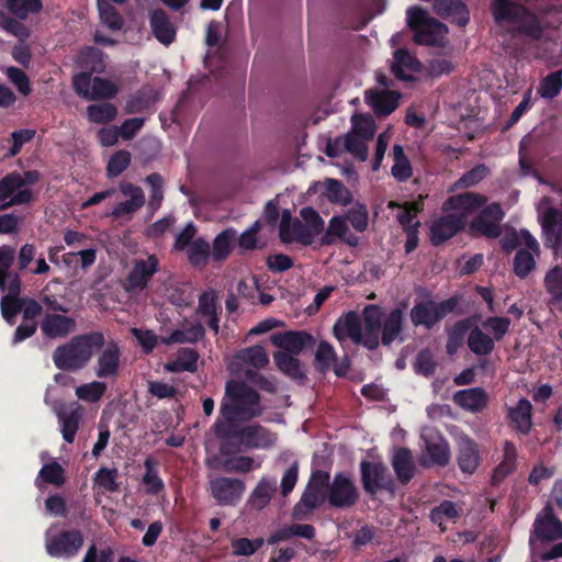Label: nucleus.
<instances>
[{"mask_svg": "<svg viewBox=\"0 0 562 562\" xmlns=\"http://www.w3.org/2000/svg\"><path fill=\"white\" fill-rule=\"evenodd\" d=\"M263 413L260 394L245 382L228 381L213 431L239 423H248Z\"/></svg>", "mask_w": 562, "mask_h": 562, "instance_id": "1", "label": "nucleus"}, {"mask_svg": "<svg viewBox=\"0 0 562 562\" xmlns=\"http://www.w3.org/2000/svg\"><path fill=\"white\" fill-rule=\"evenodd\" d=\"M490 9L497 25L512 24L508 33L513 38L524 37L531 42L542 38L544 27L541 19L527 5L514 0H492Z\"/></svg>", "mask_w": 562, "mask_h": 562, "instance_id": "2", "label": "nucleus"}, {"mask_svg": "<svg viewBox=\"0 0 562 562\" xmlns=\"http://www.w3.org/2000/svg\"><path fill=\"white\" fill-rule=\"evenodd\" d=\"M220 440L223 456H233L246 450L270 449L277 442V434L260 424L243 423L214 431Z\"/></svg>", "mask_w": 562, "mask_h": 562, "instance_id": "3", "label": "nucleus"}, {"mask_svg": "<svg viewBox=\"0 0 562 562\" xmlns=\"http://www.w3.org/2000/svg\"><path fill=\"white\" fill-rule=\"evenodd\" d=\"M105 337L102 331H90L74 336L68 342L58 346L53 352V361L61 371L83 369L97 350L102 349Z\"/></svg>", "mask_w": 562, "mask_h": 562, "instance_id": "4", "label": "nucleus"}, {"mask_svg": "<svg viewBox=\"0 0 562 562\" xmlns=\"http://www.w3.org/2000/svg\"><path fill=\"white\" fill-rule=\"evenodd\" d=\"M407 25L413 31V40L418 45L443 46L448 27L446 24L428 15L420 7L407 9Z\"/></svg>", "mask_w": 562, "mask_h": 562, "instance_id": "5", "label": "nucleus"}, {"mask_svg": "<svg viewBox=\"0 0 562 562\" xmlns=\"http://www.w3.org/2000/svg\"><path fill=\"white\" fill-rule=\"evenodd\" d=\"M461 297L453 295L447 300L436 302L434 300L422 301L411 310V321L414 326H424L427 329L442 321L449 314H460L458 306Z\"/></svg>", "mask_w": 562, "mask_h": 562, "instance_id": "6", "label": "nucleus"}, {"mask_svg": "<svg viewBox=\"0 0 562 562\" xmlns=\"http://www.w3.org/2000/svg\"><path fill=\"white\" fill-rule=\"evenodd\" d=\"M329 485L330 474L328 471H313L300 502L294 506V517L302 518L322 506L326 502Z\"/></svg>", "mask_w": 562, "mask_h": 562, "instance_id": "7", "label": "nucleus"}, {"mask_svg": "<svg viewBox=\"0 0 562 562\" xmlns=\"http://www.w3.org/2000/svg\"><path fill=\"white\" fill-rule=\"evenodd\" d=\"M85 543V537L79 529H61L45 533V550L55 559L69 560L75 558Z\"/></svg>", "mask_w": 562, "mask_h": 562, "instance_id": "8", "label": "nucleus"}, {"mask_svg": "<svg viewBox=\"0 0 562 562\" xmlns=\"http://www.w3.org/2000/svg\"><path fill=\"white\" fill-rule=\"evenodd\" d=\"M360 474L363 490L371 496L375 495L379 491L394 493V479L383 462L361 461Z\"/></svg>", "mask_w": 562, "mask_h": 562, "instance_id": "9", "label": "nucleus"}, {"mask_svg": "<svg viewBox=\"0 0 562 562\" xmlns=\"http://www.w3.org/2000/svg\"><path fill=\"white\" fill-rule=\"evenodd\" d=\"M209 491L220 506L234 507L240 502L246 484L237 477L217 476L210 480Z\"/></svg>", "mask_w": 562, "mask_h": 562, "instance_id": "10", "label": "nucleus"}, {"mask_svg": "<svg viewBox=\"0 0 562 562\" xmlns=\"http://www.w3.org/2000/svg\"><path fill=\"white\" fill-rule=\"evenodd\" d=\"M358 490L351 479L342 472L336 473L330 482L326 501L330 507L347 509L356 505Z\"/></svg>", "mask_w": 562, "mask_h": 562, "instance_id": "11", "label": "nucleus"}, {"mask_svg": "<svg viewBox=\"0 0 562 562\" xmlns=\"http://www.w3.org/2000/svg\"><path fill=\"white\" fill-rule=\"evenodd\" d=\"M467 225L465 214L449 213L440 216L430 226V241L439 246L452 238Z\"/></svg>", "mask_w": 562, "mask_h": 562, "instance_id": "12", "label": "nucleus"}, {"mask_svg": "<svg viewBox=\"0 0 562 562\" xmlns=\"http://www.w3.org/2000/svg\"><path fill=\"white\" fill-rule=\"evenodd\" d=\"M456 461L463 474L472 475L482 461V451L479 443L464 435L457 440Z\"/></svg>", "mask_w": 562, "mask_h": 562, "instance_id": "13", "label": "nucleus"}, {"mask_svg": "<svg viewBox=\"0 0 562 562\" xmlns=\"http://www.w3.org/2000/svg\"><path fill=\"white\" fill-rule=\"evenodd\" d=\"M532 535L541 541H553L562 538V521L554 515L551 503H547L537 515Z\"/></svg>", "mask_w": 562, "mask_h": 562, "instance_id": "14", "label": "nucleus"}, {"mask_svg": "<svg viewBox=\"0 0 562 562\" xmlns=\"http://www.w3.org/2000/svg\"><path fill=\"white\" fill-rule=\"evenodd\" d=\"M279 237L284 244L299 241L303 245H311L314 240L308 227L299 218L292 220L291 212L283 210L279 225Z\"/></svg>", "mask_w": 562, "mask_h": 562, "instance_id": "15", "label": "nucleus"}, {"mask_svg": "<svg viewBox=\"0 0 562 562\" xmlns=\"http://www.w3.org/2000/svg\"><path fill=\"white\" fill-rule=\"evenodd\" d=\"M273 346L283 349L290 355H300L305 348L315 345V338L306 331H283L273 334L270 338Z\"/></svg>", "mask_w": 562, "mask_h": 562, "instance_id": "16", "label": "nucleus"}, {"mask_svg": "<svg viewBox=\"0 0 562 562\" xmlns=\"http://www.w3.org/2000/svg\"><path fill=\"white\" fill-rule=\"evenodd\" d=\"M94 369L100 379L114 378L119 373L121 349L116 341L110 340L102 347Z\"/></svg>", "mask_w": 562, "mask_h": 562, "instance_id": "17", "label": "nucleus"}, {"mask_svg": "<svg viewBox=\"0 0 562 562\" xmlns=\"http://www.w3.org/2000/svg\"><path fill=\"white\" fill-rule=\"evenodd\" d=\"M149 26L154 37L162 45L168 46L176 41V26L164 9H155L149 12Z\"/></svg>", "mask_w": 562, "mask_h": 562, "instance_id": "18", "label": "nucleus"}, {"mask_svg": "<svg viewBox=\"0 0 562 562\" xmlns=\"http://www.w3.org/2000/svg\"><path fill=\"white\" fill-rule=\"evenodd\" d=\"M432 7L440 18L459 26H465L470 21L469 9L461 0H435Z\"/></svg>", "mask_w": 562, "mask_h": 562, "instance_id": "19", "label": "nucleus"}, {"mask_svg": "<svg viewBox=\"0 0 562 562\" xmlns=\"http://www.w3.org/2000/svg\"><path fill=\"white\" fill-rule=\"evenodd\" d=\"M486 198L476 192H464L449 196L442 205L445 212L448 211H462L460 214L475 212L486 203Z\"/></svg>", "mask_w": 562, "mask_h": 562, "instance_id": "20", "label": "nucleus"}, {"mask_svg": "<svg viewBox=\"0 0 562 562\" xmlns=\"http://www.w3.org/2000/svg\"><path fill=\"white\" fill-rule=\"evenodd\" d=\"M400 93L395 91H366V102L371 106L379 117L390 115L398 106Z\"/></svg>", "mask_w": 562, "mask_h": 562, "instance_id": "21", "label": "nucleus"}, {"mask_svg": "<svg viewBox=\"0 0 562 562\" xmlns=\"http://www.w3.org/2000/svg\"><path fill=\"white\" fill-rule=\"evenodd\" d=\"M76 328V321L72 317L61 314H46L41 323V330L47 338H64Z\"/></svg>", "mask_w": 562, "mask_h": 562, "instance_id": "22", "label": "nucleus"}, {"mask_svg": "<svg viewBox=\"0 0 562 562\" xmlns=\"http://www.w3.org/2000/svg\"><path fill=\"white\" fill-rule=\"evenodd\" d=\"M333 333L339 341L350 338L356 345H360L362 340V323L359 315L353 311L348 312L335 323Z\"/></svg>", "mask_w": 562, "mask_h": 562, "instance_id": "23", "label": "nucleus"}, {"mask_svg": "<svg viewBox=\"0 0 562 562\" xmlns=\"http://www.w3.org/2000/svg\"><path fill=\"white\" fill-rule=\"evenodd\" d=\"M391 464L401 484L407 485L415 476L416 465L408 448H396Z\"/></svg>", "mask_w": 562, "mask_h": 562, "instance_id": "24", "label": "nucleus"}, {"mask_svg": "<svg viewBox=\"0 0 562 562\" xmlns=\"http://www.w3.org/2000/svg\"><path fill=\"white\" fill-rule=\"evenodd\" d=\"M453 402L468 412L479 413L487 406L488 396L484 389L476 386L457 391Z\"/></svg>", "mask_w": 562, "mask_h": 562, "instance_id": "25", "label": "nucleus"}, {"mask_svg": "<svg viewBox=\"0 0 562 562\" xmlns=\"http://www.w3.org/2000/svg\"><path fill=\"white\" fill-rule=\"evenodd\" d=\"M508 419L512 427L521 435H528L532 427V405L529 400L520 398L516 406L508 408Z\"/></svg>", "mask_w": 562, "mask_h": 562, "instance_id": "26", "label": "nucleus"}, {"mask_svg": "<svg viewBox=\"0 0 562 562\" xmlns=\"http://www.w3.org/2000/svg\"><path fill=\"white\" fill-rule=\"evenodd\" d=\"M544 245L554 247L561 241L562 213L555 207H549L541 217Z\"/></svg>", "mask_w": 562, "mask_h": 562, "instance_id": "27", "label": "nucleus"}, {"mask_svg": "<svg viewBox=\"0 0 562 562\" xmlns=\"http://www.w3.org/2000/svg\"><path fill=\"white\" fill-rule=\"evenodd\" d=\"M405 70L414 72L419 71L420 63L407 49L398 48L394 53V61L391 66V71L398 80L413 81L415 78L406 74Z\"/></svg>", "mask_w": 562, "mask_h": 562, "instance_id": "28", "label": "nucleus"}, {"mask_svg": "<svg viewBox=\"0 0 562 562\" xmlns=\"http://www.w3.org/2000/svg\"><path fill=\"white\" fill-rule=\"evenodd\" d=\"M199 358L200 355L195 349L183 347L177 351L175 359L165 364V369L171 373H194L198 371Z\"/></svg>", "mask_w": 562, "mask_h": 562, "instance_id": "29", "label": "nucleus"}, {"mask_svg": "<svg viewBox=\"0 0 562 562\" xmlns=\"http://www.w3.org/2000/svg\"><path fill=\"white\" fill-rule=\"evenodd\" d=\"M296 355H290L283 351H276L273 353V360L277 368L288 378L304 382L306 379V372L301 361L295 357Z\"/></svg>", "mask_w": 562, "mask_h": 562, "instance_id": "30", "label": "nucleus"}, {"mask_svg": "<svg viewBox=\"0 0 562 562\" xmlns=\"http://www.w3.org/2000/svg\"><path fill=\"white\" fill-rule=\"evenodd\" d=\"M237 232L233 227L222 231L213 240L211 249L214 262L225 261L232 252L233 244L236 240Z\"/></svg>", "mask_w": 562, "mask_h": 562, "instance_id": "31", "label": "nucleus"}, {"mask_svg": "<svg viewBox=\"0 0 562 562\" xmlns=\"http://www.w3.org/2000/svg\"><path fill=\"white\" fill-rule=\"evenodd\" d=\"M145 473L143 475V484L146 493L149 495H158L165 491V483L159 476V462L151 456L144 461Z\"/></svg>", "mask_w": 562, "mask_h": 562, "instance_id": "32", "label": "nucleus"}, {"mask_svg": "<svg viewBox=\"0 0 562 562\" xmlns=\"http://www.w3.org/2000/svg\"><path fill=\"white\" fill-rule=\"evenodd\" d=\"M404 313L402 308H394L390 312L382 324L381 342L390 346L403 331Z\"/></svg>", "mask_w": 562, "mask_h": 562, "instance_id": "33", "label": "nucleus"}, {"mask_svg": "<svg viewBox=\"0 0 562 562\" xmlns=\"http://www.w3.org/2000/svg\"><path fill=\"white\" fill-rule=\"evenodd\" d=\"M16 259L15 248L10 245L0 246V281H21V276L15 272L13 265Z\"/></svg>", "mask_w": 562, "mask_h": 562, "instance_id": "34", "label": "nucleus"}, {"mask_svg": "<svg viewBox=\"0 0 562 562\" xmlns=\"http://www.w3.org/2000/svg\"><path fill=\"white\" fill-rule=\"evenodd\" d=\"M187 256L191 266L202 269L212 258L211 246L204 238L199 237L187 249Z\"/></svg>", "mask_w": 562, "mask_h": 562, "instance_id": "35", "label": "nucleus"}, {"mask_svg": "<svg viewBox=\"0 0 562 562\" xmlns=\"http://www.w3.org/2000/svg\"><path fill=\"white\" fill-rule=\"evenodd\" d=\"M471 321L469 318L460 319L453 324L448 330V338L446 344L447 353L452 356L463 346L464 338L471 328Z\"/></svg>", "mask_w": 562, "mask_h": 562, "instance_id": "36", "label": "nucleus"}, {"mask_svg": "<svg viewBox=\"0 0 562 562\" xmlns=\"http://www.w3.org/2000/svg\"><path fill=\"white\" fill-rule=\"evenodd\" d=\"M276 491L274 483L267 479H261L257 486L251 492L248 498V505L256 510L263 509L271 501L272 494Z\"/></svg>", "mask_w": 562, "mask_h": 562, "instance_id": "37", "label": "nucleus"}, {"mask_svg": "<svg viewBox=\"0 0 562 562\" xmlns=\"http://www.w3.org/2000/svg\"><path fill=\"white\" fill-rule=\"evenodd\" d=\"M468 336L469 349L477 356L490 355L494 347V339L483 333L477 326L470 328Z\"/></svg>", "mask_w": 562, "mask_h": 562, "instance_id": "38", "label": "nucleus"}, {"mask_svg": "<svg viewBox=\"0 0 562 562\" xmlns=\"http://www.w3.org/2000/svg\"><path fill=\"white\" fill-rule=\"evenodd\" d=\"M0 5L19 19H26L29 14L37 13L43 8L42 0H0Z\"/></svg>", "mask_w": 562, "mask_h": 562, "instance_id": "39", "label": "nucleus"}, {"mask_svg": "<svg viewBox=\"0 0 562 562\" xmlns=\"http://www.w3.org/2000/svg\"><path fill=\"white\" fill-rule=\"evenodd\" d=\"M102 50L95 47H86L80 52L79 65L85 71L102 72L105 69Z\"/></svg>", "mask_w": 562, "mask_h": 562, "instance_id": "40", "label": "nucleus"}, {"mask_svg": "<svg viewBox=\"0 0 562 562\" xmlns=\"http://www.w3.org/2000/svg\"><path fill=\"white\" fill-rule=\"evenodd\" d=\"M393 158L394 165L392 166L391 169L392 176L397 181L403 182L408 180L413 175V169L401 145L393 146Z\"/></svg>", "mask_w": 562, "mask_h": 562, "instance_id": "41", "label": "nucleus"}, {"mask_svg": "<svg viewBox=\"0 0 562 562\" xmlns=\"http://www.w3.org/2000/svg\"><path fill=\"white\" fill-rule=\"evenodd\" d=\"M59 419L61 422V435L64 440L68 443H72L82 419L81 408L77 407L67 415L59 414Z\"/></svg>", "mask_w": 562, "mask_h": 562, "instance_id": "42", "label": "nucleus"}, {"mask_svg": "<svg viewBox=\"0 0 562 562\" xmlns=\"http://www.w3.org/2000/svg\"><path fill=\"white\" fill-rule=\"evenodd\" d=\"M157 269L158 260L155 256L137 260L126 281H148Z\"/></svg>", "mask_w": 562, "mask_h": 562, "instance_id": "43", "label": "nucleus"}, {"mask_svg": "<svg viewBox=\"0 0 562 562\" xmlns=\"http://www.w3.org/2000/svg\"><path fill=\"white\" fill-rule=\"evenodd\" d=\"M87 115L90 122L105 124L116 117L117 110L112 103L91 104L87 108Z\"/></svg>", "mask_w": 562, "mask_h": 562, "instance_id": "44", "label": "nucleus"}, {"mask_svg": "<svg viewBox=\"0 0 562 562\" xmlns=\"http://www.w3.org/2000/svg\"><path fill=\"white\" fill-rule=\"evenodd\" d=\"M326 195L333 203L348 205L352 201V195L346 186L336 179H326L325 181Z\"/></svg>", "mask_w": 562, "mask_h": 562, "instance_id": "45", "label": "nucleus"}, {"mask_svg": "<svg viewBox=\"0 0 562 562\" xmlns=\"http://www.w3.org/2000/svg\"><path fill=\"white\" fill-rule=\"evenodd\" d=\"M238 359L256 369H262L269 362L268 355L265 348L260 345H255L240 350Z\"/></svg>", "mask_w": 562, "mask_h": 562, "instance_id": "46", "label": "nucleus"}, {"mask_svg": "<svg viewBox=\"0 0 562 562\" xmlns=\"http://www.w3.org/2000/svg\"><path fill=\"white\" fill-rule=\"evenodd\" d=\"M562 89V70L553 71L547 75L538 89L539 94L544 99L558 97Z\"/></svg>", "mask_w": 562, "mask_h": 562, "instance_id": "47", "label": "nucleus"}, {"mask_svg": "<svg viewBox=\"0 0 562 562\" xmlns=\"http://www.w3.org/2000/svg\"><path fill=\"white\" fill-rule=\"evenodd\" d=\"M351 134L363 139H372L375 133V123L369 114H355L351 119Z\"/></svg>", "mask_w": 562, "mask_h": 562, "instance_id": "48", "label": "nucleus"}, {"mask_svg": "<svg viewBox=\"0 0 562 562\" xmlns=\"http://www.w3.org/2000/svg\"><path fill=\"white\" fill-rule=\"evenodd\" d=\"M119 471L115 468L109 469L105 467L100 468L94 473V484L105 492L119 491L120 484L117 483Z\"/></svg>", "mask_w": 562, "mask_h": 562, "instance_id": "49", "label": "nucleus"}, {"mask_svg": "<svg viewBox=\"0 0 562 562\" xmlns=\"http://www.w3.org/2000/svg\"><path fill=\"white\" fill-rule=\"evenodd\" d=\"M38 477L42 479L45 483L58 487L63 486L66 481L65 470L57 461H52L44 464L38 472Z\"/></svg>", "mask_w": 562, "mask_h": 562, "instance_id": "50", "label": "nucleus"}, {"mask_svg": "<svg viewBox=\"0 0 562 562\" xmlns=\"http://www.w3.org/2000/svg\"><path fill=\"white\" fill-rule=\"evenodd\" d=\"M100 19L111 31H120L124 25V19L117 9L111 3H99Z\"/></svg>", "mask_w": 562, "mask_h": 562, "instance_id": "51", "label": "nucleus"}, {"mask_svg": "<svg viewBox=\"0 0 562 562\" xmlns=\"http://www.w3.org/2000/svg\"><path fill=\"white\" fill-rule=\"evenodd\" d=\"M333 362H336L335 349L329 342L322 340L315 353V366L318 371L325 373L331 368Z\"/></svg>", "mask_w": 562, "mask_h": 562, "instance_id": "52", "label": "nucleus"}, {"mask_svg": "<svg viewBox=\"0 0 562 562\" xmlns=\"http://www.w3.org/2000/svg\"><path fill=\"white\" fill-rule=\"evenodd\" d=\"M119 92L117 86L105 78L93 77L91 100L113 99Z\"/></svg>", "mask_w": 562, "mask_h": 562, "instance_id": "53", "label": "nucleus"}, {"mask_svg": "<svg viewBox=\"0 0 562 562\" xmlns=\"http://www.w3.org/2000/svg\"><path fill=\"white\" fill-rule=\"evenodd\" d=\"M146 182L150 187V195L148 201V209L151 210V212H156L164 200V192H162V177L157 173L153 172L146 178Z\"/></svg>", "mask_w": 562, "mask_h": 562, "instance_id": "54", "label": "nucleus"}, {"mask_svg": "<svg viewBox=\"0 0 562 562\" xmlns=\"http://www.w3.org/2000/svg\"><path fill=\"white\" fill-rule=\"evenodd\" d=\"M426 451L434 464L446 467L450 461V449L446 440L427 442Z\"/></svg>", "mask_w": 562, "mask_h": 562, "instance_id": "55", "label": "nucleus"}, {"mask_svg": "<svg viewBox=\"0 0 562 562\" xmlns=\"http://www.w3.org/2000/svg\"><path fill=\"white\" fill-rule=\"evenodd\" d=\"M105 391L106 384L104 382L93 381L79 385L76 389V395L82 401L94 403L103 396Z\"/></svg>", "mask_w": 562, "mask_h": 562, "instance_id": "56", "label": "nucleus"}, {"mask_svg": "<svg viewBox=\"0 0 562 562\" xmlns=\"http://www.w3.org/2000/svg\"><path fill=\"white\" fill-rule=\"evenodd\" d=\"M349 227L346 223V218L342 216H333L329 221L328 227L322 237L324 245H330L336 238H342L348 233Z\"/></svg>", "mask_w": 562, "mask_h": 562, "instance_id": "57", "label": "nucleus"}, {"mask_svg": "<svg viewBox=\"0 0 562 562\" xmlns=\"http://www.w3.org/2000/svg\"><path fill=\"white\" fill-rule=\"evenodd\" d=\"M366 140L359 136L348 133L344 136V149L346 153L351 154L360 161H364L368 158V147Z\"/></svg>", "mask_w": 562, "mask_h": 562, "instance_id": "58", "label": "nucleus"}, {"mask_svg": "<svg viewBox=\"0 0 562 562\" xmlns=\"http://www.w3.org/2000/svg\"><path fill=\"white\" fill-rule=\"evenodd\" d=\"M536 261L533 252L527 249H519L514 258V272L517 277L524 279L535 268Z\"/></svg>", "mask_w": 562, "mask_h": 562, "instance_id": "59", "label": "nucleus"}, {"mask_svg": "<svg viewBox=\"0 0 562 562\" xmlns=\"http://www.w3.org/2000/svg\"><path fill=\"white\" fill-rule=\"evenodd\" d=\"M263 543V538H256L252 540L248 538H237L232 541L233 554L236 557H250L259 550Z\"/></svg>", "mask_w": 562, "mask_h": 562, "instance_id": "60", "label": "nucleus"}, {"mask_svg": "<svg viewBox=\"0 0 562 562\" xmlns=\"http://www.w3.org/2000/svg\"><path fill=\"white\" fill-rule=\"evenodd\" d=\"M488 175V168L484 164L474 166L472 169L462 175L456 182V187L467 189L474 187Z\"/></svg>", "mask_w": 562, "mask_h": 562, "instance_id": "61", "label": "nucleus"}, {"mask_svg": "<svg viewBox=\"0 0 562 562\" xmlns=\"http://www.w3.org/2000/svg\"><path fill=\"white\" fill-rule=\"evenodd\" d=\"M131 164V154L127 150L114 153L106 166L108 176L113 178L124 172Z\"/></svg>", "mask_w": 562, "mask_h": 562, "instance_id": "62", "label": "nucleus"}, {"mask_svg": "<svg viewBox=\"0 0 562 562\" xmlns=\"http://www.w3.org/2000/svg\"><path fill=\"white\" fill-rule=\"evenodd\" d=\"M259 468L260 463L255 464V460L248 456H238L231 459H227L223 463V469L226 472H236V473H248L254 468Z\"/></svg>", "mask_w": 562, "mask_h": 562, "instance_id": "63", "label": "nucleus"}, {"mask_svg": "<svg viewBox=\"0 0 562 562\" xmlns=\"http://www.w3.org/2000/svg\"><path fill=\"white\" fill-rule=\"evenodd\" d=\"M470 228L471 231L479 232L488 238H497L502 234L499 224L484 218V216H476L471 222Z\"/></svg>", "mask_w": 562, "mask_h": 562, "instance_id": "64", "label": "nucleus"}]
</instances>
